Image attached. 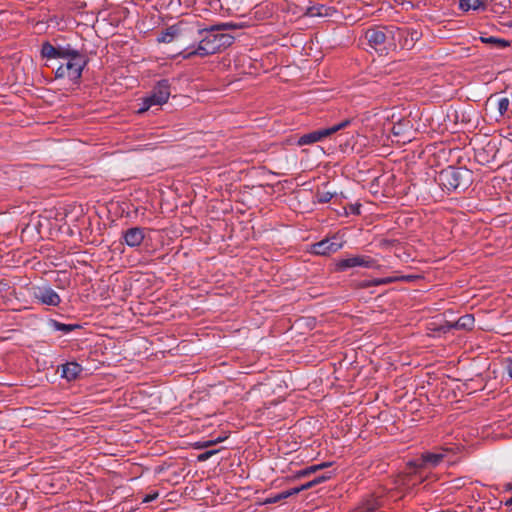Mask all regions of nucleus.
Listing matches in <instances>:
<instances>
[{
    "label": "nucleus",
    "instance_id": "nucleus-8",
    "mask_svg": "<svg viewBox=\"0 0 512 512\" xmlns=\"http://www.w3.org/2000/svg\"><path fill=\"white\" fill-rule=\"evenodd\" d=\"M344 242L336 235L331 238L323 239L312 246L313 253L317 255H330L340 250Z\"/></svg>",
    "mask_w": 512,
    "mask_h": 512
},
{
    "label": "nucleus",
    "instance_id": "nucleus-12",
    "mask_svg": "<svg viewBox=\"0 0 512 512\" xmlns=\"http://www.w3.org/2000/svg\"><path fill=\"white\" fill-rule=\"evenodd\" d=\"M383 507V498L375 495H368L364 497L359 506L356 509V512H382L381 508Z\"/></svg>",
    "mask_w": 512,
    "mask_h": 512
},
{
    "label": "nucleus",
    "instance_id": "nucleus-30",
    "mask_svg": "<svg viewBox=\"0 0 512 512\" xmlns=\"http://www.w3.org/2000/svg\"><path fill=\"white\" fill-rule=\"evenodd\" d=\"M505 370H506L507 374L509 375V377L512 379V359L511 358H508L505 361Z\"/></svg>",
    "mask_w": 512,
    "mask_h": 512
},
{
    "label": "nucleus",
    "instance_id": "nucleus-6",
    "mask_svg": "<svg viewBox=\"0 0 512 512\" xmlns=\"http://www.w3.org/2000/svg\"><path fill=\"white\" fill-rule=\"evenodd\" d=\"M350 123H351V120L346 119V120H343L342 122H340L336 125H333L329 128H323V129H319L316 131L306 133V134L302 135L301 137H299V139L297 140V144L299 146H304V145H310V144L316 143V142L321 141L322 139L329 137L332 134L346 128Z\"/></svg>",
    "mask_w": 512,
    "mask_h": 512
},
{
    "label": "nucleus",
    "instance_id": "nucleus-10",
    "mask_svg": "<svg viewBox=\"0 0 512 512\" xmlns=\"http://www.w3.org/2000/svg\"><path fill=\"white\" fill-rule=\"evenodd\" d=\"M33 296L47 306H58L61 302L60 296L51 287H37L33 291Z\"/></svg>",
    "mask_w": 512,
    "mask_h": 512
},
{
    "label": "nucleus",
    "instance_id": "nucleus-31",
    "mask_svg": "<svg viewBox=\"0 0 512 512\" xmlns=\"http://www.w3.org/2000/svg\"><path fill=\"white\" fill-rule=\"evenodd\" d=\"M220 441H222L221 438H218L216 440L205 441L202 444H200L198 447H200V448H207V447L212 446V445H214V444H216V443H218Z\"/></svg>",
    "mask_w": 512,
    "mask_h": 512
},
{
    "label": "nucleus",
    "instance_id": "nucleus-26",
    "mask_svg": "<svg viewBox=\"0 0 512 512\" xmlns=\"http://www.w3.org/2000/svg\"><path fill=\"white\" fill-rule=\"evenodd\" d=\"M316 485V481H309L301 486H298V487H294L292 488L293 489V493L294 495L300 493L301 491H304V490H307V489H310L312 487H314Z\"/></svg>",
    "mask_w": 512,
    "mask_h": 512
},
{
    "label": "nucleus",
    "instance_id": "nucleus-15",
    "mask_svg": "<svg viewBox=\"0 0 512 512\" xmlns=\"http://www.w3.org/2000/svg\"><path fill=\"white\" fill-rule=\"evenodd\" d=\"M82 367L76 362H68L61 367V375L68 381L75 380L82 372Z\"/></svg>",
    "mask_w": 512,
    "mask_h": 512
},
{
    "label": "nucleus",
    "instance_id": "nucleus-13",
    "mask_svg": "<svg viewBox=\"0 0 512 512\" xmlns=\"http://www.w3.org/2000/svg\"><path fill=\"white\" fill-rule=\"evenodd\" d=\"M401 32L400 37H396L397 48L401 49H412L415 42L419 39L417 31H410L409 29L397 28Z\"/></svg>",
    "mask_w": 512,
    "mask_h": 512
},
{
    "label": "nucleus",
    "instance_id": "nucleus-9",
    "mask_svg": "<svg viewBox=\"0 0 512 512\" xmlns=\"http://www.w3.org/2000/svg\"><path fill=\"white\" fill-rule=\"evenodd\" d=\"M445 453L443 452H424L417 459H414L409 464L417 469H423L427 467H436L444 459Z\"/></svg>",
    "mask_w": 512,
    "mask_h": 512
},
{
    "label": "nucleus",
    "instance_id": "nucleus-28",
    "mask_svg": "<svg viewBox=\"0 0 512 512\" xmlns=\"http://www.w3.org/2000/svg\"><path fill=\"white\" fill-rule=\"evenodd\" d=\"M158 496H159L158 491H155L153 493H149V494L144 496V498L142 499V502L143 503L152 502V501L156 500L158 498Z\"/></svg>",
    "mask_w": 512,
    "mask_h": 512
},
{
    "label": "nucleus",
    "instance_id": "nucleus-34",
    "mask_svg": "<svg viewBox=\"0 0 512 512\" xmlns=\"http://www.w3.org/2000/svg\"><path fill=\"white\" fill-rule=\"evenodd\" d=\"M400 128H401L400 126H398V127L394 126L393 129H392L393 134L394 135H399L401 133Z\"/></svg>",
    "mask_w": 512,
    "mask_h": 512
},
{
    "label": "nucleus",
    "instance_id": "nucleus-35",
    "mask_svg": "<svg viewBox=\"0 0 512 512\" xmlns=\"http://www.w3.org/2000/svg\"><path fill=\"white\" fill-rule=\"evenodd\" d=\"M506 506H512V496L505 501Z\"/></svg>",
    "mask_w": 512,
    "mask_h": 512
},
{
    "label": "nucleus",
    "instance_id": "nucleus-39",
    "mask_svg": "<svg viewBox=\"0 0 512 512\" xmlns=\"http://www.w3.org/2000/svg\"><path fill=\"white\" fill-rule=\"evenodd\" d=\"M353 211L356 213H359V210L358 209L356 210V208H353Z\"/></svg>",
    "mask_w": 512,
    "mask_h": 512
},
{
    "label": "nucleus",
    "instance_id": "nucleus-32",
    "mask_svg": "<svg viewBox=\"0 0 512 512\" xmlns=\"http://www.w3.org/2000/svg\"><path fill=\"white\" fill-rule=\"evenodd\" d=\"M331 478V473H327L325 475H322V476H319L315 479H313V481H316V485L327 480V479H330Z\"/></svg>",
    "mask_w": 512,
    "mask_h": 512
},
{
    "label": "nucleus",
    "instance_id": "nucleus-3",
    "mask_svg": "<svg viewBox=\"0 0 512 512\" xmlns=\"http://www.w3.org/2000/svg\"><path fill=\"white\" fill-rule=\"evenodd\" d=\"M400 36L401 32L396 27H373L365 32L369 47L380 55H387L396 50V37Z\"/></svg>",
    "mask_w": 512,
    "mask_h": 512
},
{
    "label": "nucleus",
    "instance_id": "nucleus-19",
    "mask_svg": "<svg viewBox=\"0 0 512 512\" xmlns=\"http://www.w3.org/2000/svg\"><path fill=\"white\" fill-rule=\"evenodd\" d=\"M474 316L472 314H466L461 316L457 321L449 325L450 328L471 330L474 327Z\"/></svg>",
    "mask_w": 512,
    "mask_h": 512
},
{
    "label": "nucleus",
    "instance_id": "nucleus-14",
    "mask_svg": "<svg viewBox=\"0 0 512 512\" xmlns=\"http://www.w3.org/2000/svg\"><path fill=\"white\" fill-rule=\"evenodd\" d=\"M488 101H495L499 116L502 118H510L512 113V99L509 96L492 95Z\"/></svg>",
    "mask_w": 512,
    "mask_h": 512
},
{
    "label": "nucleus",
    "instance_id": "nucleus-37",
    "mask_svg": "<svg viewBox=\"0 0 512 512\" xmlns=\"http://www.w3.org/2000/svg\"><path fill=\"white\" fill-rule=\"evenodd\" d=\"M392 281H393V279L388 278L387 280L382 281V283H390V282H392Z\"/></svg>",
    "mask_w": 512,
    "mask_h": 512
},
{
    "label": "nucleus",
    "instance_id": "nucleus-17",
    "mask_svg": "<svg viewBox=\"0 0 512 512\" xmlns=\"http://www.w3.org/2000/svg\"><path fill=\"white\" fill-rule=\"evenodd\" d=\"M486 10H490L498 15L504 14L510 6V0H484Z\"/></svg>",
    "mask_w": 512,
    "mask_h": 512
},
{
    "label": "nucleus",
    "instance_id": "nucleus-40",
    "mask_svg": "<svg viewBox=\"0 0 512 512\" xmlns=\"http://www.w3.org/2000/svg\"><path fill=\"white\" fill-rule=\"evenodd\" d=\"M353 211L356 213H359V210L358 209L356 210V208H353Z\"/></svg>",
    "mask_w": 512,
    "mask_h": 512
},
{
    "label": "nucleus",
    "instance_id": "nucleus-4",
    "mask_svg": "<svg viewBox=\"0 0 512 512\" xmlns=\"http://www.w3.org/2000/svg\"><path fill=\"white\" fill-rule=\"evenodd\" d=\"M439 186L447 192L466 190L472 183V171L464 167L449 166L436 177Z\"/></svg>",
    "mask_w": 512,
    "mask_h": 512
},
{
    "label": "nucleus",
    "instance_id": "nucleus-7",
    "mask_svg": "<svg viewBox=\"0 0 512 512\" xmlns=\"http://www.w3.org/2000/svg\"><path fill=\"white\" fill-rule=\"evenodd\" d=\"M365 267L370 269L379 268L376 260L366 255H354L347 258L340 259L336 263L338 271H345L349 268Z\"/></svg>",
    "mask_w": 512,
    "mask_h": 512
},
{
    "label": "nucleus",
    "instance_id": "nucleus-27",
    "mask_svg": "<svg viewBox=\"0 0 512 512\" xmlns=\"http://www.w3.org/2000/svg\"><path fill=\"white\" fill-rule=\"evenodd\" d=\"M218 452H219V450H208V451H205V452L199 454L197 456V459L200 462H204V461L208 460L211 456H213L214 454H216Z\"/></svg>",
    "mask_w": 512,
    "mask_h": 512
},
{
    "label": "nucleus",
    "instance_id": "nucleus-38",
    "mask_svg": "<svg viewBox=\"0 0 512 512\" xmlns=\"http://www.w3.org/2000/svg\"><path fill=\"white\" fill-rule=\"evenodd\" d=\"M506 26L509 27V28H512V20L509 21L508 23H506Z\"/></svg>",
    "mask_w": 512,
    "mask_h": 512
},
{
    "label": "nucleus",
    "instance_id": "nucleus-33",
    "mask_svg": "<svg viewBox=\"0 0 512 512\" xmlns=\"http://www.w3.org/2000/svg\"><path fill=\"white\" fill-rule=\"evenodd\" d=\"M393 243H394V241H392V240H382L380 245L382 247H388V246L392 245Z\"/></svg>",
    "mask_w": 512,
    "mask_h": 512
},
{
    "label": "nucleus",
    "instance_id": "nucleus-21",
    "mask_svg": "<svg viewBox=\"0 0 512 512\" xmlns=\"http://www.w3.org/2000/svg\"><path fill=\"white\" fill-rule=\"evenodd\" d=\"M48 326L54 330V331H60L64 334H68L72 331H74L75 329H78L80 328V325L78 324H65V323H61L55 319H50L48 321Z\"/></svg>",
    "mask_w": 512,
    "mask_h": 512
},
{
    "label": "nucleus",
    "instance_id": "nucleus-22",
    "mask_svg": "<svg viewBox=\"0 0 512 512\" xmlns=\"http://www.w3.org/2000/svg\"><path fill=\"white\" fill-rule=\"evenodd\" d=\"M480 41L485 44L495 45L498 48H505L510 45L509 41H507L505 39L497 38V37H493V36H486V35L480 36Z\"/></svg>",
    "mask_w": 512,
    "mask_h": 512
},
{
    "label": "nucleus",
    "instance_id": "nucleus-11",
    "mask_svg": "<svg viewBox=\"0 0 512 512\" xmlns=\"http://www.w3.org/2000/svg\"><path fill=\"white\" fill-rule=\"evenodd\" d=\"M122 238L125 244L131 248L139 247L145 239V229L142 227H131L123 231Z\"/></svg>",
    "mask_w": 512,
    "mask_h": 512
},
{
    "label": "nucleus",
    "instance_id": "nucleus-20",
    "mask_svg": "<svg viewBox=\"0 0 512 512\" xmlns=\"http://www.w3.org/2000/svg\"><path fill=\"white\" fill-rule=\"evenodd\" d=\"M459 8L462 11H485V2L484 0H459Z\"/></svg>",
    "mask_w": 512,
    "mask_h": 512
},
{
    "label": "nucleus",
    "instance_id": "nucleus-2",
    "mask_svg": "<svg viewBox=\"0 0 512 512\" xmlns=\"http://www.w3.org/2000/svg\"><path fill=\"white\" fill-rule=\"evenodd\" d=\"M86 64L87 59L84 55L75 49L67 47L58 60L55 77L67 78L72 82H77L81 78Z\"/></svg>",
    "mask_w": 512,
    "mask_h": 512
},
{
    "label": "nucleus",
    "instance_id": "nucleus-23",
    "mask_svg": "<svg viewBox=\"0 0 512 512\" xmlns=\"http://www.w3.org/2000/svg\"><path fill=\"white\" fill-rule=\"evenodd\" d=\"M292 495H294V493H293V489L291 488V489H288L286 491H282L280 493H277L276 495L268 498L266 500V503H269V504L277 503V502H280V501H282V500H284V499H286V498H288V497H290Z\"/></svg>",
    "mask_w": 512,
    "mask_h": 512
},
{
    "label": "nucleus",
    "instance_id": "nucleus-5",
    "mask_svg": "<svg viewBox=\"0 0 512 512\" xmlns=\"http://www.w3.org/2000/svg\"><path fill=\"white\" fill-rule=\"evenodd\" d=\"M171 95L170 83L167 79H162L157 82L150 96L145 97L142 100L141 106L138 109V113H144L149 110L152 106L165 104Z\"/></svg>",
    "mask_w": 512,
    "mask_h": 512
},
{
    "label": "nucleus",
    "instance_id": "nucleus-24",
    "mask_svg": "<svg viewBox=\"0 0 512 512\" xmlns=\"http://www.w3.org/2000/svg\"><path fill=\"white\" fill-rule=\"evenodd\" d=\"M331 465V463L329 462H324V463H321V464H318V465H312L304 470H301L299 473H298V477H304V476H307L311 473H314L320 469H324L326 467H329Z\"/></svg>",
    "mask_w": 512,
    "mask_h": 512
},
{
    "label": "nucleus",
    "instance_id": "nucleus-18",
    "mask_svg": "<svg viewBox=\"0 0 512 512\" xmlns=\"http://www.w3.org/2000/svg\"><path fill=\"white\" fill-rule=\"evenodd\" d=\"M180 32V25H172L166 28L164 31H162L158 36L157 40L160 43H170L179 36Z\"/></svg>",
    "mask_w": 512,
    "mask_h": 512
},
{
    "label": "nucleus",
    "instance_id": "nucleus-29",
    "mask_svg": "<svg viewBox=\"0 0 512 512\" xmlns=\"http://www.w3.org/2000/svg\"><path fill=\"white\" fill-rule=\"evenodd\" d=\"M214 27H216V29L218 31H221V30H227V29L236 28L237 25L236 24H232V23H223V24L215 25Z\"/></svg>",
    "mask_w": 512,
    "mask_h": 512
},
{
    "label": "nucleus",
    "instance_id": "nucleus-36",
    "mask_svg": "<svg viewBox=\"0 0 512 512\" xmlns=\"http://www.w3.org/2000/svg\"><path fill=\"white\" fill-rule=\"evenodd\" d=\"M6 283L4 281H0V291L2 290V287H5Z\"/></svg>",
    "mask_w": 512,
    "mask_h": 512
},
{
    "label": "nucleus",
    "instance_id": "nucleus-16",
    "mask_svg": "<svg viewBox=\"0 0 512 512\" xmlns=\"http://www.w3.org/2000/svg\"><path fill=\"white\" fill-rule=\"evenodd\" d=\"M65 49L66 48H64V47L56 48L49 42H45L42 45L41 55L44 58H47L48 60H57L58 61L59 58L62 56V54L65 52Z\"/></svg>",
    "mask_w": 512,
    "mask_h": 512
},
{
    "label": "nucleus",
    "instance_id": "nucleus-1",
    "mask_svg": "<svg viewBox=\"0 0 512 512\" xmlns=\"http://www.w3.org/2000/svg\"><path fill=\"white\" fill-rule=\"evenodd\" d=\"M199 43L196 48H187L181 54L184 59H189L193 56L205 57L215 54L221 49H225L233 44L234 37L226 34L219 33L216 27L199 30Z\"/></svg>",
    "mask_w": 512,
    "mask_h": 512
},
{
    "label": "nucleus",
    "instance_id": "nucleus-25",
    "mask_svg": "<svg viewBox=\"0 0 512 512\" xmlns=\"http://www.w3.org/2000/svg\"><path fill=\"white\" fill-rule=\"evenodd\" d=\"M334 195H335V193H331V192H327V191H323V192L318 191L316 193V198L319 203H328L333 198Z\"/></svg>",
    "mask_w": 512,
    "mask_h": 512
}]
</instances>
